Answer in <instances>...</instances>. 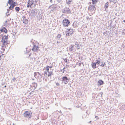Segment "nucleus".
I'll return each mask as SVG.
<instances>
[{"mask_svg": "<svg viewBox=\"0 0 125 125\" xmlns=\"http://www.w3.org/2000/svg\"><path fill=\"white\" fill-rule=\"evenodd\" d=\"M8 38V36H4L3 37L2 40L1 41L2 42L1 47L3 48L5 47L7 48L8 47V46L10 43V42L8 41L7 39ZM3 50V51L4 52L5 51V49L3 48L2 49Z\"/></svg>", "mask_w": 125, "mask_h": 125, "instance_id": "1", "label": "nucleus"}, {"mask_svg": "<svg viewBox=\"0 0 125 125\" xmlns=\"http://www.w3.org/2000/svg\"><path fill=\"white\" fill-rule=\"evenodd\" d=\"M52 67V66H49L47 65L45 67H44V68L46 71L44 72V75L45 76H46L47 75L48 76V77H50L51 78L52 76L53 75V71H49V69H51Z\"/></svg>", "mask_w": 125, "mask_h": 125, "instance_id": "2", "label": "nucleus"}, {"mask_svg": "<svg viewBox=\"0 0 125 125\" xmlns=\"http://www.w3.org/2000/svg\"><path fill=\"white\" fill-rule=\"evenodd\" d=\"M15 0H9L8 3L10 5L9 7L10 10H12L14 7L16 5V2H14Z\"/></svg>", "mask_w": 125, "mask_h": 125, "instance_id": "3", "label": "nucleus"}, {"mask_svg": "<svg viewBox=\"0 0 125 125\" xmlns=\"http://www.w3.org/2000/svg\"><path fill=\"white\" fill-rule=\"evenodd\" d=\"M36 6V4L34 3V1L32 0H29L28 2L27 7H30L32 8H34Z\"/></svg>", "mask_w": 125, "mask_h": 125, "instance_id": "4", "label": "nucleus"}, {"mask_svg": "<svg viewBox=\"0 0 125 125\" xmlns=\"http://www.w3.org/2000/svg\"><path fill=\"white\" fill-rule=\"evenodd\" d=\"M70 22L69 20L65 18L62 21V24L63 26L67 27L69 25Z\"/></svg>", "mask_w": 125, "mask_h": 125, "instance_id": "5", "label": "nucleus"}, {"mask_svg": "<svg viewBox=\"0 0 125 125\" xmlns=\"http://www.w3.org/2000/svg\"><path fill=\"white\" fill-rule=\"evenodd\" d=\"M32 115V112L31 111H26L23 114L24 117L28 118H30L31 116Z\"/></svg>", "mask_w": 125, "mask_h": 125, "instance_id": "6", "label": "nucleus"}, {"mask_svg": "<svg viewBox=\"0 0 125 125\" xmlns=\"http://www.w3.org/2000/svg\"><path fill=\"white\" fill-rule=\"evenodd\" d=\"M66 35L68 36L71 35L73 33L74 31L73 29H67L66 31Z\"/></svg>", "mask_w": 125, "mask_h": 125, "instance_id": "7", "label": "nucleus"}, {"mask_svg": "<svg viewBox=\"0 0 125 125\" xmlns=\"http://www.w3.org/2000/svg\"><path fill=\"white\" fill-rule=\"evenodd\" d=\"M96 10L95 7L93 5H90L89 7V10L91 12L93 11V13L92 14V15L93 14L95 13V11Z\"/></svg>", "mask_w": 125, "mask_h": 125, "instance_id": "8", "label": "nucleus"}, {"mask_svg": "<svg viewBox=\"0 0 125 125\" xmlns=\"http://www.w3.org/2000/svg\"><path fill=\"white\" fill-rule=\"evenodd\" d=\"M100 61L99 60H96V62L94 63H92L91 64V66L94 69H95L97 68L98 67L97 66H96V64H99L100 63Z\"/></svg>", "mask_w": 125, "mask_h": 125, "instance_id": "9", "label": "nucleus"}, {"mask_svg": "<svg viewBox=\"0 0 125 125\" xmlns=\"http://www.w3.org/2000/svg\"><path fill=\"white\" fill-rule=\"evenodd\" d=\"M68 79L66 76H63L62 78V81L65 84L67 83H68L67 80Z\"/></svg>", "mask_w": 125, "mask_h": 125, "instance_id": "10", "label": "nucleus"}, {"mask_svg": "<svg viewBox=\"0 0 125 125\" xmlns=\"http://www.w3.org/2000/svg\"><path fill=\"white\" fill-rule=\"evenodd\" d=\"M39 48L38 46H36L35 45H34L32 48V50L33 51L37 52L38 49H39Z\"/></svg>", "mask_w": 125, "mask_h": 125, "instance_id": "11", "label": "nucleus"}, {"mask_svg": "<svg viewBox=\"0 0 125 125\" xmlns=\"http://www.w3.org/2000/svg\"><path fill=\"white\" fill-rule=\"evenodd\" d=\"M40 73L38 72H35L34 73V76L37 79H38L39 78Z\"/></svg>", "mask_w": 125, "mask_h": 125, "instance_id": "12", "label": "nucleus"}, {"mask_svg": "<svg viewBox=\"0 0 125 125\" xmlns=\"http://www.w3.org/2000/svg\"><path fill=\"white\" fill-rule=\"evenodd\" d=\"M103 84V81L101 80H99L98 82V86H100Z\"/></svg>", "mask_w": 125, "mask_h": 125, "instance_id": "13", "label": "nucleus"}, {"mask_svg": "<svg viewBox=\"0 0 125 125\" xmlns=\"http://www.w3.org/2000/svg\"><path fill=\"white\" fill-rule=\"evenodd\" d=\"M5 57V55L3 54H2L0 56V61H3Z\"/></svg>", "mask_w": 125, "mask_h": 125, "instance_id": "14", "label": "nucleus"}, {"mask_svg": "<svg viewBox=\"0 0 125 125\" xmlns=\"http://www.w3.org/2000/svg\"><path fill=\"white\" fill-rule=\"evenodd\" d=\"M0 31H1V32H4L5 33H7V30L4 27H3L2 29H1Z\"/></svg>", "mask_w": 125, "mask_h": 125, "instance_id": "15", "label": "nucleus"}, {"mask_svg": "<svg viewBox=\"0 0 125 125\" xmlns=\"http://www.w3.org/2000/svg\"><path fill=\"white\" fill-rule=\"evenodd\" d=\"M109 6L108 5V2H106L105 4V5L104 6V8L106 9H107L108 6Z\"/></svg>", "mask_w": 125, "mask_h": 125, "instance_id": "16", "label": "nucleus"}, {"mask_svg": "<svg viewBox=\"0 0 125 125\" xmlns=\"http://www.w3.org/2000/svg\"><path fill=\"white\" fill-rule=\"evenodd\" d=\"M73 45H71V46L69 48V50L70 51H73Z\"/></svg>", "mask_w": 125, "mask_h": 125, "instance_id": "17", "label": "nucleus"}, {"mask_svg": "<svg viewBox=\"0 0 125 125\" xmlns=\"http://www.w3.org/2000/svg\"><path fill=\"white\" fill-rule=\"evenodd\" d=\"M93 4H95L98 1V0H92Z\"/></svg>", "mask_w": 125, "mask_h": 125, "instance_id": "18", "label": "nucleus"}, {"mask_svg": "<svg viewBox=\"0 0 125 125\" xmlns=\"http://www.w3.org/2000/svg\"><path fill=\"white\" fill-rule=\"evenodd\" d=\"M72 1V0H68L66 1V3L67 4H70Z\"/></svg>", "mask_w": 125, "mask_h": 125, "instance_id": "19", "label": "nucleus"}, {"mask_svg": "<svg viewBox=\"0 0 125 125\" xmlns=\"http://www.w3.org/2000/svg\"><path fill=\"white\" fill-rule=\"evenodd\" d=\"M15 9L16 11H19L20 10V9L19 7H16L15 8Z\"/></svg>", "mask_w": 125, "mask_h": 125, "instance_id": "20", "label": "nucleus"}, {"mask_svg": "<svg viewBox=\"0 0 125 125\" xmlns=\"http://www.w3.org/2000/svg\"><path fill=\"white\" fill-rule=\"evenodd\" d=\"M61 34H58L57 35V38L58 39H60L61 38Z\"/></svg>", "mask_w": 125, "mask_h": 125, "instance_id": "21", "label": "nucleus"}, {"mask_svg": "<svg viewBox=\"0 0 125 125\" xmlns=\"http://www.w3.org/2000/svg\"><path fill=\"white\" fill-rule=\"evenodd\" d=\"M105 64V62H102V64L100 65V66L102 67H104V66Z\"/></svg>", "mask_w": 125, "mask_h": 125, "instance_id": "22", "label": "nucleus"}, {"mask_svg": "<svg viewBox=\"0 0 125 125\" xmlns=\"http://www.w3.org/2000/svg\"><path fill=\"white\" fill-rule=\"evenodd\" d=\"M64 61L65 62H67V59H64Z\"/></svg>", "mask_w": 125, "mask_h": 125, "instance_id": "23", "label": "nucleus"}, {"mask_svg": "<svg viewBox=\"0 0 125 125\" xmlns=\"http://www.w3.org/2000/svg\"><path fill=\"white\" fill-rule=\"evenodd\" d=\"M16 80V78L15 77H14V78H13L12 80L13 81H15Z\"/></svg>", "mask_w": 125, "mask_h": 125, "instance_id": "24", "label": "nucleus"}, {"mask_svg": "<svg viewBox=\"0 0 125 125\" xmlns=\"http://www.w3.org/2000/svg\"><path fill=\"white\" fill-rule=\"evenodd\" d=\"M56 85L57 86H59L60 85V84L59 83H56Z\"/></svg>", "mask_w": 125, "mask_h": 125, "instance_id": "25", "label": "nucleus"}, {"mask_svg": "<svg viewBox=\"0 0 125 125\" xmlns=\"http://www.w3.org/2000/svg\"><path fill=\"white\" fill-rule=\"evenodd\" d=\"M7 21H6L5 22V25H7Z\"/></svg>", "mask_w": 125, "mask_h": 125, "instance_id": "26", "label": "nucleus"}, {"mask_svg": "<svg viewBox=\"0 0 125 125\" xmlns=\"http://www.w3.org/2000/svg\"><path fill=\"white\" fill-rule=\"evenodd\" d=\"M95 118L97 119H98L99 118L97 116H95Z\"/></svg>", "mask_w": 125, "mask_h": 125, "instance_id": "27", "label": "nucleus"}, {"mask_svg": "<svg viewBox=\"0 0 125 125\" xmlns=\"http://www.w3.org/2000/svg\"><path fill=\"white\" fill-rule=\"evenodd\" d=\"M65 68V67H64V68H63V73H64V69Z\"/></svg>", "mask_w": 125, "mask_h": 125, "instance_id": "28", "label": "nucleus"}, {"mask_svg": "<svg viewBox=\"0 0 125 125\" xmlns=\"http://www.w3.org/2000/svg\"><path fill=\"white\" fill-rule=\"evenodd\" d=\"M57 43H60V42H59L57 41Z\"/></svg>", "mask_w": 125, "mask_h": 125, "instance_id": "29", "label": "nucleus"}, {"mask_svg": "<svg viewBox=\"0 0 125 125\" xmlns=\"http://www.w3.org/2000/svg\"><path fill=\"white\" fill-rule=\"evenodd\" d=\"M123 21H124V22H125V20H124Z\"/></svg>", "mask_w": 125, "mask_h": 125, "instance_id": "30", "label": "nucleus"}, {"mask_svg": "<svg viewBox=\"0 0 125 125\" xmlns=\"http://www.w3.org/2000/svg\"><path fill=\"white\" fill-rule=\"evenodd\" d=\"M6 87V85H5V86H4V87Z\"/></svg>", "mask_w": 125, "mask_h": 125, "instance_id": "31", "label": "nucleus"}, {"mask_svg": "<svg viewBox=\"0 0 125 125\" xmlns=\"http://www.w3.org/2000/svg\"><path fill=\"white\" fill-rule=\"evenodd\" d=\"M80 49V48H78V49Z\"/></svg>", "mask_w": 125, "mask_h": 125, "instance_id": "32", "label": "nucleus"}]
</instances>
